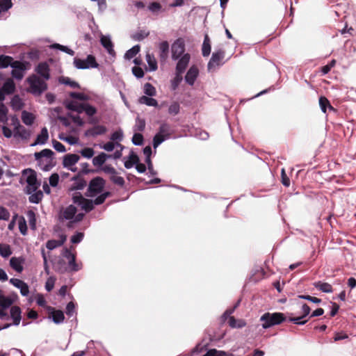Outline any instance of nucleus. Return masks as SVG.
Returning <instances> with one entry per match:
<instances>
[{
    "label": "nucleus",
    "mask_w": 356,
    "mask_h": 356,
    "mask_svg": "<svg viewBox=\"0 0 356 356\" xmlns=\"http://www.w3.org/2000/svg\"><path fill=\"white\" fill-rule=\"evenodd\" d=\"M301 309L302 314L299 316H293V314L292 313L288 314L289 321L290 322H292L296 325H304L309 321V318L315 316H320L323 315L324 313L323 309L318 308L312 313L311 316L307 319H305L306 317L309 316L311 312V309L309 306L307 305L306 303L302 304Z\"/></svg>",
    "instance_id": "f257e3e1"
},
{
    "label": "nucleus",
    "mask_w": 356,
    "mask_h": 356,
    "mask_svg": "<svg viewBox=\"0 0 356 356\" xmlns=\"http://www.w3.org/2000/svg\"><path fill=\"white\" fill-rule=\"evenodd\" d=\"M54 153L50 149H44L34 154L35 159L42 170L48 171L53 167V156Z\"/></svg>",
    "instance_id": "f03ea898"
},
{
    "label": "nucleus",
    "mask_w": 356,
    "mask_h": 356,
    "mask_svg": "<svg viewBox=\"0 0 356 356\" xmlns=\"http://www.w3.org/2000/svg\"><path fill=\"white\" fill-rule=\"evenodd\" d=\"M26 81L29 85L28 92L33 95H40L47 89V84L46 81L41 79L36 74H33L30 75L26 79Z\"/></svg>",
    "instance_id": "7ed1b4c3"
},
{
    "label": "nucleus",
    "mask_w": 356,
    "mask_h": 356,
    "mask_svg": "<svg viewBox=\"0 0 356 356\" xmlns=\"http://www.w3.org/2000/svg\"><path fill=\"white\" fill-rule=\"evenodd\" d=\"M285 321L286 316L284 314L280 312H266L260 318V321L263 322L262 327L264 329H268L274 325H280Z\"/></svg>",
    "instance_id": "20e7f679"
},
{
    "label": "nucleus",
    "mask_w": 356,
    "mask_h": 356,
    "mask_svg": "<svg viewBox=\"0 0 356 356\" xmlns=\"http://www.w3.org/2000/svg\"><path fill=\"white\" fill-rule=\"evenodd\" d=\"M26 176L27 186L24 190L26 194H31L38 190L40 184L37 180L36 172L30 168L23 170V177Z\"/></svg>",
    "instance_id": "39448f33"
},
{
    "label": "nucleus",
    "mask_w": 356,
    "mask_h": 356,
    "mask_svg": "<svg viewBox=\"0 0 356 356\" xmlns=\"http://www.w3.org/2000/svg\"><path fill=\"white\" fill-rule=\"evenodd\" d=\"M106 185V181L101 177H96L90 180L88 184L86 195L95 197L100 194Z\"/></svg>",
    "instance_id": "423d86ee"
},
{
    "label": "nucleus",
    "mask_w": 356,
    "mask_h": 356,
    "mask_svg": "<svg viewBox=\"0 0 356 356\" xmlns=\"http://www.w3.org/2000/svg\"><path fill=\"white\" fill-rule=\"evenodd\" d=\"M10 67L13 68L12 76L17 80H22L25 72L30 68L31 64L27 61L13 60Z\"/></svg>",
    "instance_id": "0eeeda50"
},
{
    "label": "nucleus",
    "mask_w": 356,
    "mask_h": 356,
    "mask_svg": "<svg viewBox=\"0 0 356 356\" xmlns=\"http://www.w3.org/2000/svg\"><path fill=\"white\" fill-rule=\"evenodd\" d=\"M225 52L222 49H218L216 51L213 52L207 65L208 70H213L217 67L222 65V61L225 58Z\"/></svg>",
    "instance_id": "6e6552de"
},
{
    "label": "nucleus",
    "mask_w": 356,
    "mask_h": 356,
    "mask_svg": "<svg viewBox=\"0 0 356 356\" xmlns=\"http://www.w3.org/2000/svg\"><path fill=\"white\" fill-rule=\"evenodd\" d=\"M234 309L227 310L222 315V318L225 321L228 318V324L232 328H242L246 325V323L244 320L239 319L236 320L234 316H230Z\"/></svg>",
    "instance_id": "1a4fd4ad"
},
{
    "label": "nucleus",
    "mask_w": 356,
    "mask_h": 356,
    "mask_svg": "<svg viewBox=\"0 0 356 356\" xmlns=\"http://www.w3.org/2000/svg\"><path fill=\"white\" fill-rule=\"evenodd\" d=\"M171 51L172 59H178L185 51L184 40L181 38L176 40L172 44Z\"/></svg>",
    "instance_id": "9d476101"
},
{
    "label": "nucleus",
    "mask_w": 356,
    "mask_h": 356,
    "mask_svg": "<svg viewBox=\"0 0 356 356\" xmlns=\"http://www.w3.org/2000/svg\"><path fill=\"white\" fill-rule=\"evenodd\" d=\"M35 72L40 76L41 79L48 81L50 76L49 65L46 62H41L35 68Z\"/></svg>",
    "instance_id": "9b49d317"
},
{
    "label": "nucleus",
    "mask_w": 356,
    "mask_h": 356,
    "mask_svg": "<svg viewBox=\"0 0 356 356\" xmlns=\"http://www.w3.org/2000/svg\"><path fill=\"white\" fill-rule=\"evenodd\" d=\"M63 256L68 259V264L72 271H78L81 268V264L76 262V255L73 254L70 250L65 249Z\"/></svg>",
    "instance_id": "f8f14e48"
},
{
    "label": "nucleus",
    "mask_w": 356,
    "mask_h": 356,
    "mask_svg": "<svg viewBox=\"0 0 356 356\" xmlns=\"http://www.w3.org/2000/svg\"><path fill=\"white\" fill-rule=\"evenodd\" d=\"M17 125L14 129V137L15 138H21L23 140H26L29 138L31 136V133L29 130H27L24 127L22 126L17 120Z\"/></svg>",
    "instance_id": "ddd939ff"
},
{
    "label": "nucleus",
    "mask_w": 356,
    "mask_h": 356,
    "mask_svg": "<svg viewBox=\"0 0 356 356\" xmlns=\"http://www.w3.org/2000/svg\"><path fill=\"white\" fill-rule=\"evenodd\" d=\"M10 282L20 289V293L22 296H26L29 293V286L24 281L17 278H12Z\"/></svg>",
    "instance_id": "4468645a"
},
{
    "label": "nucleus",
    "mask_w": 356,
    "mask_h": 356,
    "mask_svg": "<svg viewBox=\"0 0 356 356\" xmlns=\"http://www.w3.org/2000/svg\"><path fill=\"white\" fill-rule=\"evenodd\" d=\"M199 74V70L197 67L192 66L190 67L188 71L187 72L185 76V81L190 86H193L197 76Z\"/></svg>",
    "instance_id": "2eb2a0df"
},
{
    "label": "nucleus",
    "mask_w": 356,
    "mask_h": 356,
    "mask_svg": "<svg viewBox=\"0 0 356 356\" xmlns=\"http://www.w3.org/2000/svg\"><path fill=\"white\" fill-rule=\"evenodd\" d=\"M190 58L191 56L188 54H184L177 64L176 72L183 74L188 65Z\"/></svg>",
    "instance_id": "dca6fc26"
},
{
    "label": "nucleus",
    "mask_w": 356,
    "mask_h": 356,
    "mask_svg": "<svg viewBox=\"0 0 356 356\" xmlns=\"http://www.w3.org/2000/svg\"><path fill=\"white\" fill-rule=\"evenodd\" d=\"M107 131V129L106 127L103 126V125H96V126H94L93 127L88 129L86 133H85V135L86 136H99V135H103Z\"/></svg>",
    "instance_id": "f3484780"
},
{
    "label": "nucleus",
    "mask_w": 356,
    "mask_h": 356,
    "mask_svg": "<svg viewBox=\"0 0 356 356\" xmlns=\"http://www.w3.org/2000/svg\"><path fill=\"white\" fill-rule=\"evenodd\" d=\"M79 155L75 154H67L65 155L63 161V165L65 168H70L75 165L79 160Z\"/></svg>",
    "instance_id": "a211bd4d"
},
{
    "label": "nucleus",
    "mask_w": 356,
    "mask_h": 356,
    "mask_svg": "<svg viewBox=\"0 0 356 356\" xmlns=\"http://www.w3.org/2000/svg\"><path fill=\"white\" fill-rule=\"evenodd\" d=\"M159 58L161 62H165L168 57L169 43L167 41H163L159 44Z\"/></svg>",
    "instance_id": "6ab92c4d"
},
{
    "label": "nucleus",
    "mask_w": 356,
    "mask_h": 356,
    "mask_svg": "<svg viewBox=\"0 0 356 356\" xmlns=\"http://www.w3.org/2000/svg\"><path fill=\"white\" fill-rule=\"evenodd\" d=\"M76 211V208L74 205L71 204L63 210L60 218L65 220H72Z\"/></svg>",
    "instance_id": "aec40b11"
},
{
    "label": "nucleus",
    "mask_w": 356,
    "mask_h": 356,
    "mask_svg": "<svg viewBox=\"0 0 356 356\" xmlns=\"http://www.w3.org/2000/svg\"><path fill=\"white\" fill-rule=\"evenodd\" d=\"M100 42L102 45L107 50L109 54L113 55L115 54L113 44L108 36L102 35Z\"/></svg>",
    "instance_id": "412c9836"
},
{
    "label": "nucleus",
    "mask_w": 356,
    "mask_h": 356,
    "mask_svg": "<svg viewBox=\"0 0 356 356\" xmlns=\"http://www.w3.org/2000/svg\"><path fill=\"white\" fill-rule=\"evenodd\" d=\"M49 138L48 130L46 127H43L40 134L38 135L36 140L32 144L33 146L37 145H43L47 143Z\"/></svg>",
    "instance_id": "4be33fe9"
},
{
    "label": "nucleus",
    "mask_w": 356,
    "mask_h": 356,
    "mask_svg": "<svg viewBox=\"0 0 356 356\" xmlns=\"http://www.w3.org/2000/svg\"><path fill=\"white\" fill-rule=\"evenodd\" d=\"M49 310H50V314L52 317L53 321L56 323L59 324L62 322H63L65 319V316L63 312L61 310H56L53 307H49Z\"/></svg>",
    "instance_id": "5701e85b"
},
{
    "label": "nucleus",
    "mask_w": 356,
    "mask_h": 356,
    "mask_svg": "<svg viewBox=\"0 0 356 356\" xmlns=\"http://www.w3.org/2000/svg\"><path fill=\"white\" fill-rule=\"evenodd\" d=\"M10 316L13 320V324L18 325L22 318L21 309L18 306H13L10 309Z\"/></svg>",
    "instance_id": "b1692460"
},
{
    "label": "nucleus",
    "mask_w": 356,
    "mask_h": 356,
    "mask_svg": "<svg viewBox=\"0 0 356 356\" xmlns=\"http://www.w3.org/2000/svg\"><path fill=\"white\" fill-rule=\"evenodd\" d=\"M86 186V181L85 179L79 177L74 178V183L70 186V191H75L77 190H81Z\"/></svg>",
    "instance_id": "393cba45"
},
{
    "label": "nucleus",
    "mask_w": 356,
    "mask_h": 356,
    "mask_svg": "<svg viewBox=\"0 0 356 356\" xmlns=\"http://www.w3.org/2000/svg\"><path fill=\"white\" fill-rule=\"evenodd\" d=\"M7 95L13 94L15 90V83L12 79H8L3 83L2 88Z\"/></svg>",
    "instance_id": "a878e982"
},
{
    "label": "nucleus",
    "mask_w": 356,
    "mask_h": 356,
    "mask_svg": "<svg viewBox=\"0 0 356 356\" xmlns=\"http://www.w3.org/2000/svg\"><path fill=\"white\" fill-rule=\"evenodd\" d=\"M66 241V236L65 235L61 236L60 240H49L46 243L47 249L51 250L57 247L61 246Z\"/></svg>",
    "instance_id": "bb28decb"
},
{
    "label": "nucleus",
    "mask_w": 356,
    "mask_h": 356,
    "mask_svg": "<svg viewBox=\"0 0 356 356\" xmlns=\"http://www.w3.org/2000/svg\"><path fill=\"white\" fill-rule=\"evenodd\" d=\"M314 286L324 293H332L333 291L332 285L327 282H316L314 283Z\"/></svg>",
    "instance_id": "cd10ccee"
},
{
    "label": "nucleus",
    "mask_w": 356,
    "mask_h": 356,
    "mask_svg": "<svg viewBox=\"0 0 356 356\" xmlns=\"http://www.w3.org/2000/svg\"><path fill=\"white\" fill-rule=\"evenodd\" d=\"M211 41L208 36V35H205L202 47V54L204 57L209 56L211 53Z\"/></svg>",
    "instance_id": "c85d7f7f"
},
{
    "label": "nucleus",
    "mask_w": 356,
    "mask_h": 356,
    "mask_svg": "<svg viewBox=\"0 0 356 356\" xmlns=\"http://www.w3.org/2000/svg\"><path fill=\"white\" fill-rule=\"evenodd\" d=\"M319 105L322 111L325 113L327 108L334 111V107L330 104V101L324 96H321L319 98Z\"/></svg>",
    "instance_id": "c756f323"
},
{
    "label": "nucleus",
    "mask_w": 356,
    "mask_h": 356,
    "mask_svg": "<svg viewBox=\"0 0 356 356\" xmlns=\"http://www.w3.org/2000/svg\"><path fill=\"white\" fill-rule=\"evenodd\" d=\"M139 162V158L134 152H131L129 156V160L124 162V167L127 169L131 168L134 165Z\"/></svg>",
    "instance_id": "7c9ffc66"
},
{
    "label": "nucleus",
    "mask_w": 356,
    "mask_h": 356,
    "mask_svg": "<svg viewBox=\"0 0 356 356\" xmlns=\"http://www.w3.org/2000/svg\"><path fill=\"white\" fill-rule=\"evenodd\" d=\"M22 261L19 258L12 257L10 260V265L17 272L21 273L23 270Z\"/></svg>",
    "instance_id": "2f4dec72"
},
{
    "label": "nucleus",
    "mask_w": 356,
    "mask_h": 356,
    "mask_svg": "<svg viewBox=\"0 0 356 356\" xmlns=\"http://www.w3.org/2000/svg\"><path fill=\"white\" fill-rule=\"evenodd\" d=\"M108 157V156L106 154L102 152L98 156L93 158L92 164L95 166H102L105 163Z\"/></svg>",
    "instance_id": "473e14b6"
},
{
    "label": "nucleus",
    "mask_w": 356,
    "mask_h": 356,
    "mask_svg": "<svg viewBox=\"0 0 356 356\" xmlns=\"http://www.w3.org/2000/svg\"><path fill=\"white\" fill-rule=\"evenodd\" d=\"M160 134L165 137L167 139L170 138L172 134V130L170 129V126L167 123L162 124L159 129V132Z\"/></svg>",
    "instance_id": "72a5a7b5"
},
{
    "label": "nucleus",
    "mask_w": 356,
    "mask_h": 356,
    "mask_svg": "<svg viewBox=\"0 0 356 356\" xmlns=\"http://www.w3.org/2000/svg\"><path fill=\"white\" fill-rule=\"evenodd\" d=\"M14 59L10 56L0 55V68L11 66Z\"/></svg>",
    "instance_id": "f704fd0d"
},
{
    "label": "nucleus",
    "mask_w": 356,
    "mask_h": 356,
    "mask_svg": "<svg viewBox=\"0 0 356 356\" xmlns=\"http://www.w3.org/2000/svg\"><path fill=\"white\" fill-rule=\"evenodd\" d=\"M35 120L34 115L26 111L22 113V120L26 125H31Z\"/></svg>",
    "instance_id": "c9c22d12"
},
{
    "label": "nucleus",
    "mask_w": 356,
    "mask_h": 356,
    "mask_svg": "<svg viewBox=\"0 0 356 356\" xmlns=\"http://www.w3.org/2000/svg\"><path fill=\"white\" fill-rule=\"evenodd\" d=\"M29 200L31 203L38 204L43 197V193L41 191H36L30 194Z\"/></svg>",
    "instance_id": "e433bc0d"
},
{
    "label": "nucleus",
    "mask_w": 356,
    "mask_h": 356,
    "mask_svg": "<svg viewBox=\"0 0 356 356\" xmlns=\"http://www.w3.org/2000/svg\"><path fill=\"white\" fill-rule=\"evenodd\" d=\"M146 60L151 71H155L157 70V62L153 54L147 53L146 55Z\"/></svg>",
    "instance_id": "4c0bfd02"
},
{
    "label": "nucleus",
    "mask_w": 356,
    "mask_h": 356,
    "mask_svg": "<svg viewBox=\"0 0 356 356\" xmlns=\"http://www.w3.org/2000/svg\"><path fill=\"white\" fill-rule=\"evenodd\" d=\"M149 35V31L145 30H140L131 35V38L136 41H141L147 38Z\"/></svg>",
    "instance_id": "58836bf2"
},
{
    "label": "nucleus",
    "mask_w": 356,
    "mask_h": 356,
    "mask_svg": "<svg viewBox=\"0 0 356 356\" xmlns=\"http://www.w3.org/2000/svg\"><path fill=\"white\" fill-rule=\"evenodd\" d=\"M140 47L138 44L134 46L132 48L129 49L124 54V58L130 60L135 57L136 54L140 51Z\"/></svg>",
    "instance_id": "ea45409f"
},
{
    "label": "nucleus",
    "mask_w": 356,
    "mask_h": 356,
    "mask_svg": "<svg viewBox=\"0 0 356 356\" xmlns=\"http://www.w3.org/2000/svg\"><path fill=\"white\" fill-rule=\"evenodd\" d=\"M139 102L149 106H157L158 105V102L155 99L147 96L140 97L139 98Z\"/></svg>",
    "instance_id": "a19ab883"
},
{
    "label": "nucleus",
    "mask_w": 356,
    "mask_h": 356,
    "mask_svg": "<svg viewBox=\"0 0 356 356\" xmlns=\"http://www.w3.org/2000/svg\"><path fill=\"white\" fill-rule=\"evenodd\" d=\"M59 82L65 85H68L72 88H80V86L77 82L71 80V79L69 77L62 76L59 79Z\"/></svg>",
    "instance_id": "79ce46f5"
},
{
    "label": "nucleus",
    "mask_w": 356,
    "mask_h": 356,
    "mask_svg": "<svg viewBox=\"0 0 356 356\" xmlns=\"http://www.w3.org/2000/svg\"><path fill=\"white\" fill-rule=\"evenodd\" d=\"M79 206L81 207L83 210H84L87 213L91 211L94 209L93 201L92 200H88L86 198Z\"/></svg>",
    "instance_id": "37998d69"
},
{
    "label": "nucleus",
    "mask_w": 356,
    "mask_h": 356,
    "mask_svg": "<svg viewBox=\"0 0 356 356\" xmlns=\"http://www.w3.org/2000/svg\"><path fill=\"white\" fill-rule=\"evenodd\" d=\"M111 181H112L114 184L123 187L124 186L125 181L122 177L118 176V174H113L109 177Z\"/></svg>",
    "instance_id": "c03bdc74"
},
{
    "label": "nucleus",
    "mask_w": 356,
    "mask_h": 356,
    "mask_svg": "<svg viewBox=\"0 0 356 356\" xmlns=\"http://www.w3.org/2000/svg\"><path fill=\"white\" fill-rule=\"evenodd\" d=\"M111 195V192L106 191L103 193H101L99 196H97L93 201V204L95 205H99L103 204L106 199L110 197Z\"/></svg>",
    "instance_id": "a18cd8bd"
},
{
    "label": "nucleus",
    "mask_w": 356,
    "mask_h": 356,
    "mask_svg": "<svg viewBox=\"0 0 356 356\" xmlns=\"http://www.w3.org/2000/svg\"><path fill=\"white\" fill-rule=\"evenodd\" d=\"M26 216L29 220L30 227L32 229H35L36 228V218H35V214L34 211L32 210H29L26 213Z\"/></svg>",
    "instance_id": "49530a36"
},
{
    "label": "nucleus",
    "mask_w": 356,
    "mask_h": 356,
    "mask_svg": "<svg viewBox=\"0 0 356 356\" xmlns=\"http://www.w3.org/2000/svg\"><path fill=\"white\" fill-rule=\"evenodd\" d=\"M12 254L10 247L7 244H0V255L3 257H8Z\"/></svg>",
    "instance_id": "de8ad7c7"
},
{
    "label": "nucleus",
    "mask_w": 356,
    "mask_h": 356,
    "mask_svg": "<svg viewBox=\"0 0 356 356\" xmlns=\"http://www.w3.org/2000/svg\"><path fill=\"white\" fill-rule=\"evenodd\" d=\"M144 92L149 97L156 95L155 88L149 83H146L144 85Z\"/></svg>",
    "instance_id": "09e8293b"
},
{
    "label": "nucleus",
    "mask_w": 356,
    "mask_h": 356,
    "mask_svg": "<svg viewBox=\"0 0 356 356\" xmlns=\"http://www.w3.org/2000/svg\"><path fill=\"white\" fill-rule=\"evenodd\" d=\"M182 79V74L176 72V75L171 82V87L172 90H175L177 88L179 83L181 82Z\"/></svg>",
    "instance_id": "8fccbe9b"
},
{
    "label": "nucleus",
    "mask_w": 356,
    "mask_h": 356,
    "mask_svg": "<svg viewBox=\"0 0 356 356\" xmlns=\"http://www.w3.org/2000/svg\"><path fill=\"white\" fill-rule=\"evenodd\" d=\"M13 304V301L10 298L6 297L0 294V306L4 309L9 307Z\"/></svg>",
    "instance_id": "3c124183"
},
{
    "label": "nucleus",
    "mask_w": 356,
    "mask_h": 356,
    "mask_svg": "<svg viewBox=\"0 0 356 356\" xmlns=\"http://www.w3.org/2000/svg\"><path fill=\"white\" fill-rule=\"evenodd\" d=\"M84 199L85 198L83 197L80 192L75 191L72 194V200L73 202L79 206L81 204V202H83Z\"/></svg>",
    "instance_id": "603ef678"
},
{
    "label": "nucleus",
    "mask_w": 356,
    "mask_h": 356,
    "mask_svg": "<svg viewBox=\"0 0 356 356\" xmlns=\"http://www.w3.org/2000/svg\"><path fill=\"white\" fill-rule=\"evenodd\" d=\"M51 47L54 49H60V51H64L71 56H73L74 54V51L72 49L68 48L66 46H63V45H61L58 43H55V44H52Z\"/></svg>",
    "instance_id": "864d4df0"
},
{
    "label": "nucleus",
    "mask_w": 356,
    "mask_h": 356,
    "mask_svg": "<svg viewBox=\"0 0 356 356\" xmlns=\"http://www.w3.org/2000/svg\"><path fill=\"white\" fill-rule=\"evenodd\" d=\"M74 65L78 69H88V65L86 63V60H82L81 58H74Z\"/></svg>",
    "instance_id": "5fc2aeb1"
},
{
    "label": "nucleus",
    "mask_w": 356,
    "mask_h": 356,
    "mask_svg": "<svg viewBox=\"0 0 356 356\" xmlns=\"http://www.w3.org/2000/svg\"><path fill=\"white\" fill-rule=\"evenodd\" d=\"M145 128V121L144 119L137 118L136 124L134 126V131H143Z\"/></svg>",
    "instance_id": "6e6d98bb"
},
{
    "label": "nucleus",
    "mask_w": 356,
    "mask_h": 356,
    "mask_svg": "<svg viewBox=\"0 0 356 356\" xmlns=\"http://www.w3.org/2000/svg\"><path fill=\"white\" fill-rule=\"evenodd\" d=\"M165 139V137L157 133L153 138V147L156 148L160 144H161Z\"/></svg>",
    "instance_id": "4d7b16f0"
},
{
    "label": "nucleus",
    "mask_w": 356,
    "mask_h": 356,
    "mask_svg": "<svg viewBox=\"0 0 356 356\" xmlns=\"http://www.w3.org/2000/svg\"><path fill=\"white\" fill-rule=\"evenodd\" d=\"M180 106L179 103L175 102L170 104L168 108V113L171 115H175L179 113Z\"/></svg>",
    "instance_id": "13d9d810"
},
{
    "label": "nucleus",
    "mask_w": 356,
    "mask_h": 356,
    "mask_svg": "<svg viewBox=\"0 0 356 356\" xmlns=\"http://www.w3.org/2000/svg\"><path fill=\"white\" fill-rule=\"evenodd\" d=\"M86 63L88 65V68H96L99 66L97 63L95 57L92 55H88L86 59Z\"/></svg>",
    "instance_id": "bf43d9fd"
},
{
    "label": "nucleus",
    "mask_w": 356,
    "mask_h": 356,
    "mask_svg": "<svg viewBox=\"0 0 356 356\" xmlns=\"http://www.w3.org/2000/svg\"><path fill=\"white\" fill-rule=\"evenodd\" d=\"M11 104L13 108L16 109H21L23 106V103L22 99L19 98L18 95H15L11 100Z\"/></svg>",
    "instance_id": "052dcab7"
},
{
    "label": "nucleus",
    "mask_w": 356,
    "mask_h": 356,
    "mask_svg": "<svg viewBox=\"0 0 356 356\" xmlns=\"http://www.w3.org/2000/svg\"><path fill=\"white\" fill-rule=\"evenodd\" d=\"M143 136L140 133H135L132 137V143L136 145H143Z\"/></svg>",
    "instance_id": "680f3d73"
},
{
    "label": "nucleus",
    "mask_w": 356,
    "mask_h": 356,
    "mask_svg": "<svg viewBox=\"0 0 356 356\" xmlns=\"http://www.w3.org/2000/svg\"><path fill=\"white\" fill-rule=\"evenodd\" d=\"M123 139V133L121 130L115 131L111 136V140L113 141H116V143H119Z\"/></svg>",
    "instance_id": "e2e57ef3"
},
{
    "label": "nucleus",
    "mask_w": 356,
    "mask_h": 356,
    "mask_svg": "<svg viewBox=\"0 0 356 356\" xmlns=\"http://www.w3.org/2000/svg\"><path fill=\"white\" fill-rule=\"evenodd\" d=\"M7 113L8 109L6 106L2 102H0V122L6 120Z\"/></svg>",
    "instance_id": "0e129e2a"
},
{
    "label": "nucleus",
    "mask_w": 356,
    "mask_h": 356,
    "mask_svg": "<svg viewBox=\"0 0 356 356\" xmlns=\"http://www.w3.org/2000/svg\"><path fill=\"white\" fill-rule=\"evenodd\" d=\"M13 6L11 0H1L0 8L1 11H6Z\"/></svg>",
    "instance_id": "69168bd1"
},
{
    "label": "nucleus",
    "mask_w": 356,
    "mask_h": 356,
    "mask_svg": "<svg viewBox=\"0 0 356 356\" xmlns=\"http://www.w3.org/2000/svg\"><path fill=\"white\" fill-rule=\"evenodd\" d=\"M94 150L90 147H86L81 149V154L86 158L90 159L94 155Z\"/></svg>",
    "instance_id": "338daca9"
},
{
    "label": "nucleus",
    "mask_w": 356,
    "mask_h": 356,
    "mask_svg": "<svg viewBox=\"0 0 356 356\" xmlns=\"http://www.w3.org/2000/svg\"><path fill=\"white\" fill-rule=\"evenodd\" d=\"M209 355L211 356H230L229 353L223 350H218L216 349H210Z\"/></svg>",
    "instance_id": "774afa93"
}]
</instances>
